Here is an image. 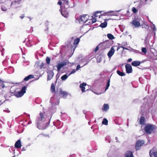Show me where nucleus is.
I'll return each mask as SVG.
<instances>
[{
  "label": "nucleus",
  "mask_w": 157,
  "mask_h": 157,
  "mask_svg": "<svg viewBox=\"0 0 157 157\" xmlns=\"http://www.w3.org/2000/svg\"><path fill=\"white\" fill-rule=\"evenodd\" d=\"M50 121L47 120L44 114L40 112V116L38 117L36 120V122L37 128L40 129H45L48 126Z\"/></svg>",
  "instance_id": "f257e3e1"
},
{
  "label": "nucleus",
  "mask_w": 157,
  "mask_h": 157,
  "mask_svg": "<svg viewBox=\"0 0 157 157\" xmlns=\"http://www.w3.org/2000/svg\"><path fill=\"white\" fill-rule=\"evenodd\" d=\"M154 126L153 125H147L145 127V132L148 134H150L153 132Z\"/></svg>",
  "instance_id": "f03ea898"
},
{
  "label": "nucleus",
  "mask_w": 157,
  "mask_h": 157,
  "mask_svg": "<svg viewBox=\"0 0 157 157\" xmlns=\"http://www.w3.org/2000/svg\"><path fill=\"white\" fill-rule=\"evenodd\" d=\"M88 15L86 14L84 15L83 16H81L78 18V21L79 23H86L89 20L88 19Z\"/></svg>",
  "instance_id": "7ed1b4c3"
},
{
  "label": "nucleus",
  "mask_w": 157,
  "mask_h": 157,
  "mask_svg": "<svg viewBox=\"0 0 157 157\" xmlns=\"http://www.w3.org/2000/svg\"><path fill=\"white\" fill-rule=\"evenodd\" d=\"M26 87L24 86L22 89L21 91H19L17 94H15L16 96L17 97H20L22 96L26 92Z\"/></svg>",
  "instance_id": "20e7f679"
},
{
  "label": "nucleus",
  "mask_w": 157,
  "mask_h": 157,
  "mask_svg": "<svg viewBox=\"0 0 157 157\" xmlns=\"http://www.w3.org/2000/svg\"><path fill=\"white\" fill-rule=\"evenodd\" d=\"M132 24L136 28L140 27L141 25L140 23V20L138 18H135L132 21Z\"/></svg>",
  "instance_id": "39448f33"
},
{
  "label": "nucleus",
  "mask_w": 157,
  "mask_h": 157,
  "mask_svg": "<svg viewBox=\"0 0 157 157\" xmlns=\"http://www.w3.org/2000/svg\"><path fill=\"white\" fill-rule=\"evenodd\" d=\"M144 141L143 140H139L137 141L136 145V150H138L140 147L144 144Z\"/></svg>",
  "instance_id": "423d86ee"
},
{
  "label": "nucleus",
  "mask_w": 157,
  "mask_h": 157,
  "mask_svg": "<svg viewBox=\"0 0 157 157\" xmlns=\"http://www.w3.org/2000/svg\"><path fill=\"white\" fill-rule=\"evenodd\" d=\"M116 47H117V46H113L111 47L110 50L109 51L107 54V55L108 56L109 58H111L115 52L114 48Z\"/></svg>",
  "instance_id": "0eeeda50"
},
{
  "label": "nucleus",
  "mask_w": 157,
  "mask_h": 157,
  "mask_svg": "<svg viewBox=\"0 0 157 157\" xmlns=\"http://www.w3.org/2000/svg\"><path fill=\"white\" fill-rule=\"evenodd\" d=\"M67 64L66 62H61L60 63H59L56 66V67L57 68V71L58 72L60 71L62 68L65 66H66Z\"/></svg>",
  "instance_id": "6e6552de"
},
{
  "label": "nucleus",
  "mask_w": 157,
  "mask_h": 157,
  "mask_svg": "<svg viewBox=\"0 0 157 157\" xmlns=\"http://www.w3.org/2000/svg\"><path fill=\"white\" fill-rule=\"evenodd\" d=\"M125 67L126 68V71L127 73H130L132 72V69L131 66L128 64H126Z\"/></svg>",
  "instance_id": "1a4fd4ad"
},
{
  "label": "nucleus",
  "mask_w": 157,
  "mask_h": 157,
  "mask_svg": "<svg viewBox=\"0 0 157 157\" xmlns=\"http://www.w3.org/2000/svg\"><path fill=\"white\" fill-rule=\"evenodd\" d=\"M48 73V80H50L53 77L54 75V73L52 71L48 70L47 71Z\"/></svg>",
  "instance_id": "9d476101"
},
{
  "label": "nucleus",
  "mask_w": 157,
  "mask_h": 157,
  "mask_svg": "<svg viewBox=\"0 0 157 157\" xmlns=\"http://www.w3.org/2000/svg\"><path fill=\"white\" fill-rule=\"evenodd\" d=\"M61 9L60 11H61V13L62 16L66 17L67 16V12L65 11V10L63 8V6H60Z\"/></svg>",
  "instance_id": "9b49d317"
},
{
  "label": "nucleus",
  "mask_w": 157,
  "mask_h": 157,
  "mask_svg": "<svg viewBox=\"0 0 157 157\" xmlns=\"http://www.w3.org/2000/svg\"><path fill=\"white\" fill-rule=\"evenodd\" d=\"M15 147L16 148H19L21 147V140H17L15 143L14 145Z\"/></svg>",
  "instance_id": "f8f14e48"
},
{
  "label": "nucleus",
  "mask_w": 157,
  "mask_h": 157,
  "mask_svg": "<svg viewBox=\"0 0 157 157\" xmlns=\"http://www.w3.org/2000/svg\"><path fill=\"white\" fill-rule=\"evenodd\" d=\"M149 155L151 157H157V152L152 149L150 151Z\"/></svg>",
  "instance_id": "ddd939ff"
},
{
  "label": "nucleus",
  "mask_w": 157,
  "mask_h": 157,
  "mask_svg": "<svg viewBox=\"0 0 157 157\" xmlns=\"http://www.w3.org/2000/svg\"><path fill=\"white\" fill-rule=\"evenodd\" d=\"M109 105L107 104H104L102 108L103 111L106 112L109 109Z\"/></svg>",
  "instance_id": "4468645a"
},
{
  "label": "nucleus",
  "mask_w": 157,
  "mask_h": 157,
  "mask_svg": "<svg viewBox=\"0 0 157 157\" xmlns=\"http://www.w3.org/2000/svg\"><path fill=\"white\" fill-rule=\"evenodd\" d=\"M125 157H133V154L131 151H127L124 154Z\"/></svg>",
  "instance_id": "2eb2a0df"
},
{
  "label": "nucleus",
  "mask_w": 157,
  "mask_h": 157,
  "mask_svg": "<svg viewBox=\"0 0 157 157\" xmlns=\"http://www.w3.org/2000/svg\"><path fill=\"white\" fill-rule=\"evenodd\" d=\"M86 83H83L81 84L80 85V87L81 88L82 91V92H84L85 91V86H86Z\"/></svg>",
  "instance_id": "dca6fc26"
},
{
  "label": "nucleus",
  "mask_w": 157,
  "mask_h": 157,
  "mask_svg": "<svg viewBox=\"0 0 157 157\" xmlns=\"http://www.w3.org/2000/svg\"><path fill=\"white\" fill-rule=\"evenodd\" d=\"M20 3L19 2H17V1H15L11 3V6L13 8H17V6Z\"/></svg>",
  "instance_id": "f3484780"
},
{
  "label": "nucleus",
  "mask_w": 157,
  "mask_h": 157,
  "mask_svg": "<svg viewBox=\"0 0 157 157\" xmlns=\"http://www.w3.org/2000/svg\"><path fill=\"white\" fill-rule=\"evenodd\" d=\"M140 62L137 61H134L132 63V65L134 66H139L140 65Z\"/></svg>",
  "instance_id": "a211bd4d"
},
{
  "label": "nucleus",
  "mask_w": 157,
  "mask_h": 157,
  "mask_svg": "<svg viewBox=\"0 0 157 157\" xmlns=\"http://www.w3.org/2000/svg\"><path fill=\"white\" fill-rule=\"evenodd\" d=\"M145 119L144 117H141L140 119V123L141 124L143 125L144 124Z\"/></svg>",
  "instance_id": "6ab92c4d"
},
{
  "label": "nucleus",
  "mask_w": 157,
  "mask_h": 157,
  "mask_svg": "<svg viewBox=\"0 0 157 157\" xmlns=\"http://www.w3.org/2000/svg\"><path fill=\"white\" fill-rule=\"evenodd\" d=\"M60 94L64 98H66L68 95L67 93L65 91H60Z\"/></svg>",
  "instance_id": "aec40b11"
},
{
  "label": "nucleus",
  "mask_w": 157,
  "mask_h": 157,
  "mask_svg": "<svg viewBox=\"0 0 157 157\" xmlns=\"http://www.w3.org/2000/svg\"><path fill=\"white\" fill-rule=\"evenodd\" d=\"M107 25V22L106 21H105L104 22L101 23L100 25V26L102 28H104L106 27Z\"/></svg>",
  "instance_id": "412c9836"
},
{
  "label": "nucleus",
  "mask_w": 157,
  "mask_h": 157,
  "mask_svg": "<svg viewBox=\"0 0 157 157\" xmlns=\"http://www.w3.org/2000/svg\"><path fill=\"white\" fill-rule=\"evenodd\" d=\"M69 76H68V75H67V74H65L62 76L61 77V78L62 80L65 81L67 78Z\"/></svg>",
  "instance_id": "4be33fe9"
},
{
  "label": "nucleus",
  "mask_w": 157,
  "mask_h": 157,
  "mask_svg": "<svg viewBox=\"0 0 157 157\" xmlns=\"http://www.w3.org/2000/svg\"><path fill=\"white\" fill-rule=\"evenodd\" d=\"M150 22H151V23L152 24V25H153V27L152 28V30L154 32V35H155V31L156 30V27H155V25L154 24L152 23V22L150 21Z\"/></svg>",
  "instance_id": "5701e85b"
},
{
  "label": "nucleus",
  "mask_w": 157,
  "mask_h": 157,
  "mask_svg": "<svg viewBox=\"0 0 157 157\" xmlns=\"http://www.w3.org/2000/svg\"><path fill=\"white\" fill-rule=\"evenodd\" d=\"M55 86L54 83H52L51 86V91L52 93H53L55 91Z\"/></svg>",
  "instance_id": "b1692460"
},
{
  "label": "nucleus",
  "mask_w": 157,
  "mask_h": 157,
  "mask_svg": "<svg viewBox=\"0 0 157 157\" xmlns=\"http://www.w3.org/2000/svg\"><path fill=\"white\" fill-rule=\"evenodd\" d=\"M102 124L107 125L108 124V121L106 118H104L102 121Z\"/></svg>",
  "instance_id": "393cba45"
},
{
  "label": "nucleus",
  "mask_w": 157,
  "mask_h": 157,
  "mask_svg": "<svg viewBox=\"0 0 157 157\" xmlns=\"http://www.w3.org/2000/svg\"><path fill=\"white\" fill-rule=\"evenodd\" d=\"M92 18L91 20H89V21H92L93 24L96 21L97 18L94 17V16H92Z\"/></svg>",
  "instance_id": "a878e982"
},
{
  "label": "nucleus",
  "mask_w": 157,
  "mask_h": 157,
  "mask_svg": "<svg viewBox=\"0 0 157 157\" xmlns=\"http://www.w3.org/2000/svg\"><path fill=\"white\" fill-rule=\"evenodd\" d=\"M107 36L109 39H110L111 40L114 39V38L113 35L111 34H107Z\"/></svg>",
  "instance_id": "bb28decb"
},
{
  "label": "nucleus",
  "mask_w": 157,
  "mask_h": 157,
  "mask_svg": "<svg viewBox=\"0 0 157 157\" xmlns=\"http://www.w3.org/2000/svg\"><path fill=\"white\" fill-rule=\"evenodd\" d=\"M80 39L78 38H77L74 41V44L75 45H78Z\"/></svg>",
  "instance_id": "cd10ccee"
},
{
  "label": "nucleus",
  "mask_w": 157,
  "mask_h": 157,
  "mask_svg": "<svg viewBox=\"0 0 157 157\" xmlns=\"http://www.w3.org/2000/svg\"><path fill=\"white\" fill-rule=\"evenodd\" d=\"M99 13L98 12H96L93 15H92V16H94V17H95L96 18H97L99 16V18L100 17V15H98V14H99Z\"/></svg>",
  "instance_id": "c85d7f7f"
},
{
  "label": "nucleus",
  "mask_w": 157,
  "mask_h": 157,
  "mask_svg": "<svg viewBox=\"0 0 157 157\" xmlns=\"http://www.w3.org/2000/svg\"><path fill=\"white\" fill-rule=\"evenodd\" d=\"M117 73L118 75L121 76H123L125 75V73H124L121 72L119 71H117Z\"/></svg>",
  "instance_id": "c756f323"
},
{
  "label": "nucleus",
  "mask_w": 157,
  "mask_h": 157,
  "mask_svg": "<svg viewBox=\"0 0 157 157\" xmlns=\"http://www.w3.org/2000/svg\"><path fill=\"white\" fill-rule=\"evenodd\" d=\"M1 9L2 11H7V9L4 5H2L1 6Z\"/></svg>",
  "instance_id": "7c9ffc66"
},
{
  "label": "nucleus",
  "mask_w": 157,
  "mask_h": 157,
  "mask_svg": "<svg viewBox=\"0 0 157 157\" xmlns=\"http://www.w3.org/2000/svg\"><path fill=\"white\" fill-rule=\"evenodd\" d=\"M109 86H110V80L109 79L108 80V81L107 82L106 87L105 89V91L108 89L109 87Z\"/></svg>",
  "instance_id": "2f4dec72"
},
{
  "label": "nucleus",
  "mask_w": 157,
  "mask_h": 157,
  "mask_svg": "<svg viewBox=\"0 0 157 157\" xmlns=\"http://www.w3.org/2000/svg\"><path fill=\"white\" fill-rule=\"evenodd\" d=\"M138 5L137 6V7L138 8H140L143 5V2L142 1H140V2H138Z\"/></svg>",
  "instance_id": "473e14b6"
},
{
  "label": "nucleus",
  "mask_w": 157,
  "mask_h": 157,
  "mask_svg": "<svg viewBox=\"0 0 157 157\" xmlns=\"http://www.w3.org/2000/svg\"><path fill=\"white\" fill-rule=\"evenodd\" d=\"M142 52L145 54L147 53V50L145 48H142Z\"/></svg>",
  "instance_id": "72a5a7b5"
},
{
  "label": "nucleus",
  "mask_w": 157,
  "mask_h": 157,
  "mask_svg": "<svg viewBox=\"0 0 157 157\" xmlns=\"http://www.w3.org/2000/svg\"><path fill=\"white\" fill-rule=\"evenodd\" d=\"M46 61L47 63L49 64L50 63V58L48 57H47L46 58Z\"/></svg>",
  "instance_id": "f704fd0d"
},
{
  "label": "nucleus",
  "mask_w": 157,
  "mask_h": 157,
  "mask_svg": "<svg viewBox=\"0 0 157 157\" xmlns=\"http://www.w3.org/2000/svg\"><path fill=\"white\" fill-rule=\"evenodd\" d=\"M132 11L134 13H136L138 11L134 7H133L132 8Z\"/></svg>",
  "instance_id": "c9c22d12"
},
{
  "label": "nucleus",
  "mask_w": 157,
  "mask_h": 157,
  "mask_svg": "<svg viewBox=\"0 0 157 157\" xmlns=\"http://www.w3.org/2000/svg\"><path fill=\"white\" fill-rule=\"evenodd\" d=\"M106 42H106L105 41L99 44L98 46H103L105 45L106 44Z\"/></svg>",
  "instance_id": "e433bc0d"
},
{
  "label": "nucleus",
  "mask_w": 157,
  "mask_h": 157,
  "mask_svg": "<svg viewBox=\"0 0 157 157\" xmlns=\"http://www.w3.org/2000/svg\"><path fill=\"white\" fill-rule=\"evenodd\" d=\"M76 71H76V69H73V70L71 71V73L69 74H68V76H70L71 74H72L75 73V72Z\"/></svg>",
  "instance_id": "4c0bfd02"
},
{
  "label": "nucleus",
  "mask_w": 157,
  "mask_h": 157,
  "mask_svg": "<svg viewBox=\"0 0 157 157\" xmlns=\"http://www.w3.org/2000/svg\"><path fill=\"white\" fill-rule=\"evenodd\" d=\"M121 10H118L117 11H116L114 12H113V15H115V16H117V14L116 12H120Z\"/></svg>",
  "instance_id": "58836bf2"
},
{
  "label": "nucleus",
  "mask_w": 157,
  "mask_h": 157,
  "mask_svg": "<svg viewBox=\"0 0 157 157\" xmlns=\"http://www.w3.org/2000/svg\"><path fill=\"white\" fill-rule=\"evenodd\" d=\"M80 65H78L77 66V67H76V71H78L79 69L80 68Z\"/></svg>",
  "instance_id": "ea45409f"
},
{
  "label": "nucleus",
  "mask_w": 157,
  "mask_h": 157,
  "mask_svg": "<svg viewBox=\"0 0 157 157\" xmlns=\"http://www.w3.org/2000/svg\"><path fill=\"white\" fill-rule=\"evenodd\" d=\"M28 77L29 78V79L33 78V75H29V76H28Z\"/></svg>",
  "instance_id": "a19ab883"
},
{
  "label": "nucleus",
  "mask_w": 157,
  "mask_h": 157,
  "mask_svg": "<svg viewBox=\"0 0 157 157\" xmlns=\"http://www.w3.org/2000/svg\"><path fill=\"white\" fill-rule=\"evenodd\" d=\"M29 78L28 76L26 77H25L24 78V80L25 81H28V80H29Z\"/></svg>",
  "instance_id": "79ce46f5"
},
{
  "label": "nucleus",
  "mask_w": 157,
  "mask_h": 157,
  "mask_svg": "<svg viewBox=\"0 0 157 157\" xmlns=\"http://www.w3.org/2000/svg\"><path fill=\"white\" fill-rule=\"evenodd\" d=\"M87 22V24L88 25H90V24H93L92 21H88Z\"/></svg>",
  "instance_id": "37998d69"
},
{
  "label": "nucleus",
  "mask_w": 157,
  "mask_h": 157,
  "mask_svg": "<svg viewBox=\"0 0 157 157\" xmlns=\"http://www.w3.org/2000/svg\"><path fill=\"white\" fill-rule=\"evenodd\" d=\"M89 62H90V60H87V61H86V63L85 64H84V65H83L82 67L88 64V63H89Z\"/></svg>",
  "instance_id": "c03bdc74"
},
{
  "label": "nucleus",
  "mask_w": 157,
  "mask_h": 157,
  "mask_svg": "<svg viewBox=\"0 0 157 157\" xmlns=\"http://www.w3.org/2000/svg\"><path fill=\"white\" fill-rule=\"evenodd\" d=\"M61 4H62V2L61 1H59L58 2V4L60 5L61 6H63V5H62V6H61Z\"/></svg>",
  "instance_id": "a18cd8bd"
},
{
  "label": "nucleus",
  "mask_w": 157,
  "mask_h": 157,
  "mask_svg": "<svg viewBox=\"0 0 157 157\" xmlns=\"http://www.w3.org/2000/svg\"><path fill=\"white\" fill-rule=\"evenodd\" d=\"M98 46H97L95 49V51L96 52L97 51H98Z\"/></svg>",
  "instance_id": "49530a36"
},
{
  "label": "nucleus",
  "mask_w": 157,
  "mask_h": 157,
  "mask_svg": "<svg viewBox=\"0 0 157 157\" xmlns=\"http://www.w3.org/2000/svg\"><path fill=\"white\" fill-rule=\"evenodd\" d=\"M121 48H122L124 49L128 50V49L127 48H125V47H124L123 46H121Z\"/></svg>",
  "instance_id": "de8ad7c7"
},
{
  "label": "nucleus",
  "mask_w": 157,
  "mask_h": 157,
  "mask_svg": "<svg viewBox=\"0 0 157 157\" xmlns=\"http://www.w3.org/2000/svg\"><path fill=\"white\" fill-rule=\"evenodd\" d=\"M132 60V59L131 58H129L128 59V61L130 62H131Z\"/></svg>",
  "instance_id": "09e8293b"
},
{
  "label": "nucleus",
  "mask_w": 157,
  "mask_h": 157,
  "mask_svg": "<svg viewBox=\"0 0 157 157\" xmlns=\"http://www.w3.org/2000/svg\"><path fill=\"white\" fill-rule=\"evenodd\" d=\"M24 16L23 15H22L21 16H20V17H21V19H22L23 18H24Z\"/></svg>",
  "instance_id": "8fccbe9b"
},
{
  "label": "nucleus",
  "mask_w": 157,
  "mask_h": 157,
  "mask_svg": "<svg viewBox=\"0 0 157 157\" xmlns=\"http://www.w3.org/2000/svg\"><path fill=\"white\" fill-rule=\"evenodd\" d=\"M121 48V46L120 47H118L117 48V51H118L120 48Z\"/></svg>",
  "instance_id": "3c124183"
},
{
  "label": "nucleus",
  "mask_w": 157,
  "mask_h": 157,
  "mask_svg": "<svg viewBox=\"0 0 157 157\" xmlns=\"http://www.w3.org/2000/svg\"><path fill=\"white\" fill-rule=\"evenodd\" d=\"M53 98H51V99H50V102H52V100L53 99Z\"/></svg>",
  "instance_id": "603ef678"
},
{
  "label": "nucleus",
  "mask_w": 157,
  "mask_h": 157,
  "mask_svg": "<svg viewBox=\"0 0 157 157\" xmlns=\"http://www.w3.org/2000/svg\"><path fill=\"white\" fill-rule=\"evenodd\" d=\"M25 148L24 147H23L22 149V151H25Z\"/></svg>",
  "instance_id": "864d4df0"
},
{
  "label": "nucleus",
  "mask_w": 157,
  "mask_h": 157,
  "mask_svg": "<svg viewBox=\"0 0 157 157\" xmlns=\"http://www.w3.org/2000/svg\"><path fill=\"white\" fill-rule=\"evenodd\" d=\"M31 123H32V121H29L28 124H31Z\"/></svg>",
  "instance_id": "5fc2aeb1"
},
{
  "label": "nucleus",
  "mask_w": 157,
  "mask_h": 157,
  "mask_svg": "<svg viewBox=\"0 0 157 157\" xmlns=\"http://www.w3.org/2000/svg\"><path fill=\"white\" fill-rule=\"evenodd\" d=\"M5 85H4V84H3V85H2V88H4V87H5Z\"/></svg>",
  "instance_id": "6e6d98bb"
},
{
  "label": "nucleus",
  "mask_w": 157,
  "mask_h": 157,
  "mask_svg": "<svg viewBox=\"0 0 157 157\" xmlns=\"http://www.w3.org/2000/svg\"><path fill=\"white\" fill-rule=\"evenodd\" d=\"M68 6V5L66 4V7L67 8Z\"/></svg>",
  "instance_id": "4d7b16f0"
},
{
  "label": "nucleus",
  "mask_w": 157,
  "mask_h": 157,
  "mask_svg": "<svg viewBox=\"0 0 157 157\" xmlns=\"http://www.w3.org/2000/svg\"><path fill=\"white\" fill-rule=\"evenodd\" d=\"M101 94V93H98V94H97V95H100V94Z\"/></svg>",
  "instance_id": "13d9d810"
},
{
  "label": "nucleus",
  "mask_w": 157,
  "mask_h": 157,
  "mask_svg": "<svg viewBox=\"0 0 157 157\" xmlns=\"http://www.w3.org/2000/svg\"><path fill=\"white\" fill-rule=\"evenodd\" d=\"M117 139H118V138H117V137H115V139H116V140H117Z\"/></svg>",
  "instance_id": "bf43d9fd"
},
{
  "label": "nucleus",
  "mask_w": 157,
  "mask_h": 157,
  "mask_svg": "<svg viewBox=\"0 0 157 157\" xmlns=\"http://www.w3.org/2000/svg\"><path fill=\"white\" fill-rule=\"evenodd\" d=\"M2 82V81L1 80V79H0V83L1 82Z\"/></svg>",
  "instance_id": "052dcab7"
},
{
  "label": "nucleus",
  "mask_w": 157,
  "mask_h": 157,
  "mask_svg": "<svg viewBox=\"0 0 157 157\" xmlns=\"http://www.w3.org/2000/svg\"><path fill=\"white\" fill-rule=\"evenodd\" d=\"M112 12V11H110V12H108V13H110V12Z\"/></svg>",
  "instance_id": "680f3d73"
},
{
  "label": "nucleus",
  "mask_w": 157,
  "mask_h": 157,
  "mask_svg": "<svg viewBox=\"0 0 157 157\" xmlns=\"http://www.w3.org/2000/svg\"><path fill=\"white\" fill-rule=\"evenodd\" d=\"M28 18H29L30 19V20H31V19L30 18V17H29Z\"/></svg>",
  "instance_id": "e2e57ef3"
},
{
  "label": "nucleus",
  "mask_w": 157,
  "mask_h": 157,
  "mask_svg": "<svg viewBox=\"0 0 157 157\" xmlns=\"http://www.w3.org/2000/svg\"><path fill=\"white\" fill-rule=\"evenodd\" d=\"M7 112L8 113H9L10 112V111L9 110H8Z\"/></svg>",
  "instance_id": "0e129e2a"
},
{
  "label": "nucleus",
  "mask_w": 157,
  "mask_h": 157,
  "mask_svg": "<svg viewBox=\"0 0 157 157\" xmlns=\"http://www.w3.org/2000/svg\"><path fill=\"white\" fill-rule=\"evenodd\" d=\"M68 1H67V3H68Z\"/></svg>",
  "instance_id": "69168bd1"
},
{
  "label": "nucleus",
  "mask_w": 157,
  "mask_h": 157,
  "mask_svg": "<svg viewBox=\"0 0 157 157\" xmlns=\"http://www.w3.org/2000/svg\"><path fill=\"white\" fill-rule=\"evenodd\" d=\"M14 157V156H13V157Z\"/></svg>",
  "instance_id": "338daca9"
}]
</instances>
